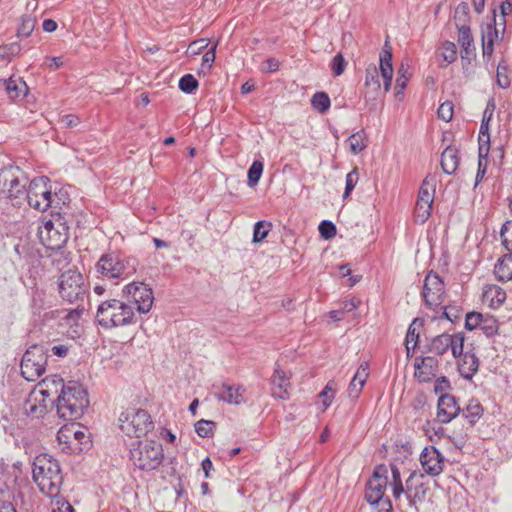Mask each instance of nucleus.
<instances>
[{
    "label": "nucleus",
    "mask_w": 512,
    "mask_h": 512,
    "mask_svg": "<svg viewBox=\"0 0 512 512\" xmlns=\"http://www.w3.org/2000/svg\"><path fill=\"white\" fill-rule=\"evenodd\" d=\"M44 384L49 387L51 383L56 389L61 387L60 394L56 399L57 415L67 421L79 419L89 405L87 391L77 382L64 383L57 375L44 379Z\"/></svg>",
    "instance_id": "nucleus-1"
},
{
    "label": "nucleus",
    "mask_w": 512,
    "mask_h": 512,
    "mask_svg": "<svg viewBox=\"0 0 512 512\" xmlns=\"http://www.w3.org/2000/svg\"><path fill=\"white\" fill-rule=\"evenodd\" d=\"M32 478L43 494L51 498L59 496L63 475L59 462L51 455L43 453L35 457Z\"/></svg>",
    "instance_id": "nucleus-2"
},
{
    "label": "nucleus",
    "mask_w": 512,
    "mask_h": 512,
    "mask_svg": "<svg viewBox=\"0 0 512 512\" xmlns=\"http://www.w3.org/2000/svg\"><path fill=\"white\" fill-rule=\"evenodd\" d=\"M138 261L133 257H126L122 254L109 251L100 256L95 264V272L103 278L127 279L136 273Z\"/></svg>",
    "instance_id": "nucleus-3"
},
{
    "label": "nucleus",
    "mask_w": 512,
    "mask_h": 512,
    "mask_svg": "<svg viewBox=\"0 0 512 512\" xmlns=\"http://www.w3.org/2000/svg\"><path fill=\"white\" fill-rule=\"evenodd\" d=\"M96 321L105 329L133 324L134 307L118 299L103 301L97 308Z\"/></svg>",
    "instance_id": "nucleus-4"
},
{
    "label": "nucleus",
    "mask_w": 512,
    "mask_h": 512,
    "mask_svg": "<svg viewBox=\"0 0 512 512\" xmlns=\"http://www.w3.org/2000/svg\"><path fill=\"white\" fill-rule=\"evenodd\" d=\"M120 430L129 437L140 438L154 428L149 413L141 408L129 407L118 418Z\"/></svg>",
    "instance_id": "nucleus-5"
},
{
    "label": "nucleus",
    "mask_w": 512,
    "mask_h": 512,
    "mask_svg": "<svg viewBox=\"0 0 512 512\" xmlns=\"http://www.w3.org/2000/svg\"><path fill=\"white\" fill-rule=\"evenodd\" d=\"M130 456L134 465L140 470L151 471L161 465L164 453L161 444L138 441L131 448Z\"/></svg>",
    "instance_id": "nucleus-6"
},
{
    "label": "nucleus",
    "mask_w": 512,
    "mask_h": 512,
    "mask_svg": "<svg viewBox=\"0 0 512 512\" xmlns=\"http://www.w3.org/2000/svg\"><path fill=\"white\" fill-rule=\"evenodd\" d=\"M27 179L18 167H4L0 171V189L7 193L13 205H20L27 198Z\"/></svg>",
    "instance_id": "nucleus-7"
},
{
    "label": "nucleus",
    "mask_w": 512,
    "mask_h": 512,
    "mask_svg": "<svg viewBox=\"0 0 512 512\" xmlns=\"http://www.w3.org/2000/svg\"><path fill=\"white\" fill-rule=\"evenodd\" d=\"M47 350L41 345H32L24 353L21 361V374L28 381L41 377L47 365Z\"/></svg>",
    "instance_id": "nucleus-8"
},
{
    "label": "nucleus",
    "mask_w": 512,
    "mask_h": 512,
    "mask_svg": "<svg viewBox=\"0 0 512 512\" xmlns=\"http://www.w3.org/2000/svg\"><path fill=\"white\" fill-rule=\"evenodd\" d=\"M58 289L61 298L69 303L83 301L86 294L84 278L75 270H68L60 275Z\"/></svg>",
    "instance_id": "nucleus-9"
},
{
    "label": "nucleus",
    "mask_w": 512,
    "mask_h": 512,
    "mask_svg": "<svg viewBox=\"0 0 512 512\" xmlns=\"http://www.w3.org/2000/svg\"><path fill=\"white\" fill-rule=\"evenodd\" d=\"M28 204L38 211H46L52 206L53 194L50 179L46 176L36 177L29 183L27 189Z\"/></svg>",
    "instance_id": "nucleus-10"
},
{
    "label": "nucleus",
    "mask_w": 512,
    "mask_h": 512,
    "mask_svg": "<svg viewBox=\"0 0 512 512\" xmlns=\"http://www.w3.org/2000/svg\"><path fill=\"white\" fill-rule=\"evenodd\" d=\"M387 470L383 465L374 469L373 475L366 483L365 500L371 506L385 507V502L390 500L385 497V491L388 483Z\"/></svg>",
    "instance_id": "nucleus-11"
},
{
    "label": "nucleus",
    "mask_w": 512,
    "mask_h": 512,
    "mask_svg": "<svg viewBox=\"0 0 512 512\" xmlns=\"http://www.w3.org/2000/svg\"><path fill=\"white\" fill-rule=\"evenodd\" d=\"M38 236L44 246L51 250L61 249L69 239L68 227L58 221H45L38 228Z\"/></svg>",
    "instance_id": "nucleus-12"
},
{
    "label": "nucleus",
    "mask_w": 512,
    "mask_h": 512,
    "mask_svg": "<svg viewBox=\"0 0 512 512\" xmlns=\"http://www.w3.org/2000/svg\"><path fill=\"white\" fill-rule=\"evenodd\" d=\"M128 301L133 302L139 313H148L153 305L154 296L152 289L143 282H132L123 288Z\"/></svg>",
    "instance_id": "nucleus-13"
},
{
    "label": "nucleus",
    "mask_w": 512,
    "mask_h": 512,
    "mask_svg": "<svg viewBox=\"0 0 512 512\" xmlns=\"http://www.w3.org/2000/svg\"><path fill=\"white\" fill-rule=\"evenodd\" d=\"M465 336L463 333L458 332L450 335L443 333L434 337L429 345V351L436 355H444L449 349L455 358L462 355Z\"/></svg>",
    "instance_id": "nucleus-14"
},
{
    "label": "nucleus",
    "mask_w": 512,
    "mask_h": 512,
    "mask_svg": "<svg viewBox=\"0 0 512 512\" xmlns=\"http://www.w3.org/2000/svg\"><path fill=\"white\" fill-rule=\"evenodd\" d=\"M422 295L425 304L430 308L437 307L443 303L445 285L437 273L430 271L426 275Z\"/></svg>",
    "instance_id": "nucleus-15"
},
{
    "label": "nucleus",
    "mask_w": 512,
    "mask_h": 512,
    "mask_svg": "<svg viewBox=\"0 0 512 512\" xmlns=\"http://www.w3.org/2000/svg\"><path fill=\"white\" fill-rule=\"evenodd\" d=\"M419 461L427 475L436 477L443 472L446 459L436 447L426 446L420 454Z\"/></svg>",
    "instance_id": "nucleus-16"
},
{
    "label": "nucleus",
    "mask_w": 512,
    "mask_h": 512,
    "mask_svg": "<svg viewBox=\"0 0 512 512\" xmlns=\"http://www.w3.org/2000/svg\"><path fill=\"white\" fill-rule=\"evenodd\" d=\"M423 477V474L413 471L406 480V498L410 506H416L426 498L428 488L422 481Z\"/></svg>",
    "instance_id": "nucleus-17"
},
{
    "label": "nucleus",
    "mask_w": 512,
    "mask_h": 512,
    "mask_svg": "<svg viewBox=\"0 0 512 512\" xmlns=\"http://www.w3.org/2000/svg\"><path fill=\"white\" fill-rule=\"evenodd\" d=\"M460 412V407L454 396L450 394H442L438 399L437 417L443 423H449Z\"/></svg>",
    "instance_id": "nucleus-18"
},
{
    "label": "nucleus",
    "mask_w": 512,
    "mask_h": 512,
    "mask_svg": "<svg viewBox=\"0 0 512 512\" xmlns=\"http://www.w3.org/2000/svg\"><path fill=\"white\" fill-rule=\"evenodd\" d=\"M50 396L49 390L41 389L33 391L29 394L24 403V410L28 415L35 417L42 416L47 409L46 399Z\"/></svg>",
    "instance_id": "nucleus-19"
},
{
    "label": "nucleus",
    "mask_w": 512,
    "mask_h": 512,
    "mask_svg": "<svg viewBox=\"0 0 512 512\" xmlns=\"http://www.w3.org/2000/svg\"><path fill=\"white\" fill-rule=\"evenodd\" d=\"M414 376L420 382H429L437 372L438 360L434 357H417L414 361Z\"/></svg>",
    "instance_id": "nucleus-20"
},
{
    "label": "nucleus",
    "mask_w": 512,
    "mask_h": 512,
    "mask_svg": "<svg viewBox=\"0 0 512 512\" xmlns=\"http://www.w3.org/2000/svg\"><path fill=\"white\" fill-rule=\"evenodd\" d=\"M245 389L241 385L223 383L219 392L216 393L218 400L228 404L239 405L244 402Z\"/></svg>",
    "instance_id": "nucleus-21"
},
{
    "label": "nucleus",
    "mask_w": 512,
    "mask_h": 512,
    "mask_svg": "<svg viewBox=\"0 0 512 512\" xmlns=\"http://www.w3.org/2000/svg\"><path fill=\"white\" fill-rule=\"evenodd\" d=\"M271 384L274 386V390L272 392L273 396L286 400L289 398L288 388L290 387V381L287 374L280 368L279 365H276L274 369L273 376L271 378Z\"/></svg>",
    "instance_id": "nucleus-22"
},
{
    "label": "nucleus",
    "mask_w": 512,
    "mask_h": 512,
    "mask_svg": "<svg viewBox=\"0 0 512 512\" xmlns=\"http://www.w3.org/2000/svg\"><path fill=\"white\" fill-rule=\"evenodd\" d=\"M369 376V364L367 362H363L357 369L356 373L354 374L349 387H348V394L349 397L352 399H356L359 397L362 388L364 384L367 381V378Z\"/></svg>",
    "instance_id": "nucleus-23"
},
{
    "label": "nucleus",
    "mask_w": 512,
    "mask_h": 512,
    "mask_svg": "<svg viewBox=\"0 0 512 512\" xmlns=\"http://www.w3.org/2000/svg\"><path fill=\"white\" fill-rule=\"evenodd\" d=\"M364 86L366 89L365 97L375 99L381 92V85L379 80V72L375 65H369L365 71V82Z\"/></svg>",
    "instance_id": "nucleus-24"
},
{
    "label": "nucleus",
    "mask_w": 512,
    "mask_h": 512,
    "mask_svg": "<svg viewBox=\"0 0 512 512\" xmlns=\"http://www.w3.org/2000/svg\"><path fill=\"white\" fill-rule=\"evenodd\" d=\"M482 300L490 308H499L506 300V292L498 285H486L483 289Z\"/></svg>",
    "instance_id": "nucleus-25"
},
{
    "label": "nucleus",
    "mask_w": 512,
    "mask_h": 512,
    "mask_svg": "<svg viewBox=\"0 0 512 512\" xmlns=\"http://www.w3.org/2000/svg\"><path fill=\"white\" fill-rule=\"evenodd\" d=\"M460 357L459 372L463 378L470 380L478 371L479 359L474 353L469 351L462 352Z\"/></svg>",
    "instance_id": "nucleus-26"
},
{
    "label": "nucleus",
    "mask_w": 512,
    "mask_h": 512,
    "mask_svg": "<svg viewBox=\"0 0 512 512\" xmlns=\"http://www.w3.org/2000/svg\"><path fill=\"white\" fill-rule=\"evenodd\" d=\"M380 72L383 78V86L385 92H388L392 83L393 67L392 53L389 49H383L380 55Z\"/></svg>",
    "instance_id": "nucleus-27"
},
{
    "label": "nucleus",
    "mask_w": 512,
    "mask_h": 512,
    "mask_svg": "<svg viewBox=\"0 0 512 512\" xmlns=\"http://www.w3.org/2000/svg\"><path fill=\"white\" fill-rule=\"evenodd\" d=\"M460 158L458 149L453 146H448L441 155V167L444 173L451 175L459 166Z\"/></svg>",
    "instance_id": "nucleus-28"
},
{
    "label": "nucleus",
    "mask_w": 512,
    "mask_h": 512,
    "mask_svg": "<svg viewBox=\"0 0 512 512\" xmlns=\"http://www.w3.org/2000/svg\"><path fill=\"white\" fill-rule=\"evenodd\" d=\"M458 43L461 46V57L469 58L474 51L473 36L469 26L462 25L458 28Z\"/></svg>",
    "instance_id": "nucleus-29"
},
{
    "label": "nucleus",
    "mask_w": 512,
    "mask_h": 512,
    "mask_svg": "<svg viewBox=\"0 0 512 512\" xmlns=\"http://www.w3.org/2000/svg\"><path fill=\"white\" fill-rule=\"evenodd\" d=\"M1 85L12 100L25 96L28 90L26 83L20 78L3 80Z\"/></svg>",
    "instance_id": "nucleus-30"
},
{
    "label": "nucleus",
    "mask_w": 512,
    "mask_h": 512,
    "mask_svg": "<svg viewBox=\"0 0 512 512\" xmlns=\"http://www.w3.org/2000/svg\"><path fill=\"white\" fill-rule=\"evenodd\" d=\"M494 274L500 281L512 279V255L508 254L498 260L494 268Z\"/></svg>",
    "instance_id": "nucleus-31"
},
{
    "label": "nucleus",
    "mask_w": 512,
    "mask_h": 512,
    "mask_svg": "<svg viewBox=\"0 0 512 512\" xmlns=\"http://www.w3.org/2000/svg\"><path fill=\"white\" fill-rule=\"evenodd\" d=\"M439 57L441 59L439 66L441 68L447 67L449 64L457 60V47L451 41H445L439 48Z\"/></svg>",
    "instance_id": "nucleus-32"
},
{
    "label": "nucleus",
    "mask_w": 512,
    "mask_h": 512,
    "mask_svg": "<svg viewBox=\"0 0 512 512\" xmlns=\"http://www.w3.org/2000/svg\"><path fill=\"white\" fill-rule=\"evenodd\" d=\"M436 180L432 176H426L420 186L417 200L433 203L435 194Z\"/></svg>",
    "instance_id": "nucleus-33"
},
{
    "label": "nucleus",
    "mask_w": 512,
    "mask_h": 512,
    "mask_svg": "<svg viewBox=\"0 0 512 512\" xmlns=\"http://www.w3.org/2000/svg\"><path fill=\"white\" fill-rule=\"evenodd\" d=\"M482 414L483 408L479 401L475 399L470 400L463 410V416L471 425H474L481 418Z\"/></svg>",
    "instance_id": "nucleus-34"
},
{
    "label": "nucleus",
    "mask_w": 512,
    "mask_h": 512,
    "mask_svg": "<svg viewBox=\"0 0 512 512\" xmlns=\"http://www.w3.org/2000/svg\"><path fill=\"white\" fill-rule=\"evenodd\" d=\"M350 151L357 155L361 151H363L367 146L366 136L364 131H359L357 133L352 134L348 139Z\"/></svg>",
    "instance_id": "nucleus-35"
},
{
    "label": "nucleus",
    "mask_w": 512,
    "mask_h": 512,
    "mask_svg": "<svg viewBox=\"0 0 512 512\" xmlns=\"http://www.w3.org/2000/svg\"><path fill=\"white\" fill-rule=\"evenodd\" d=\"M416 325L421 326V322H419L418 319H414L413 322L410 324L406 339H405V346L407 349V354H409L411 349H415L418 343L419 338V332L417 331Z\"/></svg>",
    "instance_id": "nucleus-36"
},
{
    "label": "nucleus",
    "mask_w": 512,
    "mask_h": 512,
    "mask_svg": "<svg viewBox=\"0 0 512 512\" xmlns=\"http://www.w3.org/2000/svg\"><path fill=\"white\" fill-rule=\"evenodd\" d=\"M487 157L488 155L486 147L478 148V169L475 177V186H477L482 181L486 174L488 166Z\"/></svg>",
    "instance_id": "nucleus-37"
},
{
    "label": "nucleus",
    "mask_w": 512,
    "mask_h": 512,
    "mask_svg": "<svg viewBox=\"0 0 512 512\" xmlns=\"http://www.w3.org/2000/svg\"><path fill=\"white\" fill-rule=\"evenodd\" d=\"M432 205L433 203L417 200L414 210V216L417 222L423 224L429 219Z\"/></svg>",
    "instance_id": "nucleus-38"
},
{
    "label": "nucleus",
    "mask_w": 512,
    "mask_h": 512,
    "mask_svg": "<svg viewBox=\"0 0 512 512\" xmlns=\"http://www.w3.org/2000/svg\"><path fill=\"white\" fill-rule=\"evenodd\" d=\"M330 98L325 92H317L311 99V105L320 113L326 112L330 107Z\"/></svg>",
    "instance_id": "nucleus-39"
},
{
    "label": "nucleus",
    "mask_w": 512,
    "mask_h": 512,
    "mask_svg": "<svg viewBox=\"0 0 512 512\" xmlns=\"http://www.w3.org/2000/svg\"><path fill=\"white\" fill-rule=\"evenodd\" d=\"M264 165L261 161L255 160L252 165L248 169V185L250 187H254L260 180V177L263 172Z\"/></svg>",
    "instance_id": "nucleus-40"
},
{
    "label": "nucleus",
    "mask_w": 512,
    "mask_h": 512,
    "mask_svg": "<svg viewBox=\"0 0 512 512\" xmlns=\"http://www.w3.org/2000/svg\"><path fill=\"white\" fill-rule=\"evenodd\" d=\"M271 228L272 224L270 222L263 220L257 221L254 225L253 242L259 243L264 240Z\"/></svg>",
    "instance_id": "nucleus-41"
},
{
    "label": "nucleus",
    "mask_w": 512,
    "mask_h": 512,
    "mask_svg": "<svg viewBox=\"0 0 512 512\" xmlns=\"http://www.w3.org/2000/svg\"><path fill=\"white\" fill-rule=\"evenodd\" d=\"M497 85L506 89L510 86V78L508 76V65L505 61L499 62L496 74Z\"/></svg>",
    "instance_id": "nucleus-42"
},
{
    "label": "nucleus",
    "mask_w": 512,
    "mask_h": 512,
    "mask_svg": "<svg viewBox=\"0 0 512 512\" xmlns=\"http://www.w3.org/2000/svg\"><path fill=\"white\" fill-rule=\"evenodd\" d=\"M216 423L211 420L201 419L195 423V431L200 437H208L213 434Z\"/></svg>",
    "instance_id": "nucleus-43"
},
{
    "label": "nucleus",
    "mask_w": 512,
    "mask_h": 512,
    "mask_svg": "<svg viewBox=\"0 0 512 512\" xmlns=\"http://www.w3.org/2000/svg\"><path fill=\"white\" fill-rule=\"evenodd\" d=\"M36 20L30 15H25L21 18V23L17 30L18 36H29L35 28Z\"/></svg>",
    "instance_id": "nucleus-44"
},
{
    "label": "nucleus",
    "mask_w": 512,
    "mask_h": 512,
    "mask_svg": "<svg viewBox=\"0 0 512 512\" xmlns=\"http://www.w3.org/2000/svg\"><path fill=\"white\" fill-rule=\"evenodd\" d=\"M198 87V81L192 74H186L179 80V88L182 92L192 94Z\"/></svg>",
    "instance_id": "nucleus-45"
},
{
    "label": "nucleus",
    "mask_w": 512,
    "mask_h": 512,
    "mask_svg": "<svg viewBox=\"0 0 512 512\" xmlns=\"http://www.w3.org/2000/svg\"><path fill=\"white\" fill-rule=\"evenodd\" d=\"M479 329L487 336H493L498 331V322L493 316H484Z\"/></svg>",
    "instance_id": "nucleus-46"
},
{
    "label": "nucleus",
    "mask_w": 512,
    "mask_h": 512,
    "mask_svg": "<svg viewBox=\"0 0 512 512\" xmlns=\"http://www.w3.org/2000/svg\"><path fill=\"white\" fill-rule=\"evenodd\" d=\"M358 180H359V174H358L357 169H353L351 172H349L346 175L343 199H347L350 196V194L353 191V189L355 188Z\"/></svg>",
    "instance_id": "nucleus-47"
},
{
    "label": "nucleus",
    "mask_w": 512,
    "mask_h": 512,
    "mask_svg": "<svg viewBox=\"0 0 512 512\" xmlns=\"http://www.w3.org/2000/svg\"><path fill=\"white\" fill-rule=\"evenodd\" d=\"M484 315L478 312H469L466 314L465 328L467 330L479 329Z\"/></svg>",
    "instance_id": "nucleus-48"
},
{
    "label": "nucleus",
    "mask_w": 512,
    "mask_h": 512,
    "mask_svg": "<svg viewBox=\"0 0 512 512\" xmlns=\"http://www.w3.org/2000/svg\"><path fill=\"white\" fill-rule=\"evenodd\" d=\"M454 105L451 101H445L440 104L437 114L445 122H449L453 117Z\"/></svg>",
    "instance_id": "nucleus-49"
},
{
    "label": "nucleus",
    "mask_w": 512,
    "mask_h": 512,
    "mask_svg": "<svg viewBox=\"0 0 512 512\" xmlns=\"http://www.w3.org/2000/svg\"><path fill=\"white\" fill-rule=\"evenodd\" d=\"M319 233L324 239H331L336 235V226L329 220H323L319 224Z\"/></svg>",
    "instance_id": "nucleus-50"
},
{
    "label": "nucleus",
    "mask_w": 512,
    "mask_h": 512,
    "mask_svg": "<svg viewBox=\"0 0 512 512\" xmlns=\"http://www.w3.org/2000/svg\"><path fill=\"white\" fill-rule=\"evenodd\" d=\"M346 66H347V62L341 53L336 54L334 56V58L332 59L331 69L335 76H340L341 74H343Z\"/></svg>",
    "instance_id": "nucleus-51"
},
{
    "label": "nucleus",
    "mask_w": 512,
    "mask_h": 512,
    "mask_svg": "<svg viewBox=\"0 0 512 512\" xmlns=\"http://www.w3.org/2000/svg\"><path fill=\"white\" fill-rule=\"evenodd\" d=\"M501 238L507 250H512V222H507L501 229Z\"/></svg>",
    "instance_id": "nucleus-52"
},
{
    "label": "nucleus",
    "mask_w": 512,
    "mask_h": 512,
    "mask_svg": "<svg viewBox=\"0 0 512 512\" xmlns=\"http://www.w3.org/2000/svg\"><path fill=\"white\" fill-rule=\"evenodd\" d=\"M209 45V41L207 39H199V40H196V41H193L189 47H188V50L187 52L190 54V55H198L200 54L203 50H205Z\"/></svg>",
    "instance_id": "nucleus-53"
},
{
    "label": "nucleus",
    "mask_w": 512,
    "mask_h": 512,
    "mask_svg": "<svg viewBox=\"0 0 512 512\" xmlns=\"http://www.w3.org/2000/svg\"><path fill=\"white\" fill-rule=\"evenodd\" d=\"M488 130L489 129L485 123L481 124L480 131H479V137H478L479 148L486 147L487 155L489 154V150H490V145H489L490 144V135H489Z\"/></svg>",
    "instance_id": "nucleus-54"
},
{
    "label": "nucleus",
    "mask_w": 512,
    "mask_h": 512,
    "mask_svg": "<svg viewBox=\"0 0 512 512\" xmlns=\"http://www.w3.org/2000/svg\"><path fill=\"white\" fill-rule=\"evenodd\" d=\"M319 397L322 399V403H323V406L325 409L331 405L333 397H334L331 382L327 383L325 388L319 394Z\"/></svg>",
    "instance_id": "nucleus-55"
},
{
    "label": "nucleus",
    "mask_w": 512,
    "mask_h": 512,
    "mask_svg": "<svg viewBox=\"0 0 512 512\" xmlns=\"http://www.w3.org/2000/svg\"><path fill=\"white\" fill-rule=\"evenodd\" d=\"M74 424L71 426L62 427L57 433V440L59 443L69 444L72 440Z\"/></svg>",
    "instance_id": "nucleus-56"
},
{
    "label": "nucleus",
    "mask_w": 512,
    "mask_h": 512,
    "mask_svg": "<svg viewBox=\"0 0 512 512\" xmlns=\"http://www.w3.org/2000/svg\"><path fill=\"white\" fill-rule=\"evenodd\" d=\"M216 48L217 44H214L205 52L202 57V68H207L209 70L212 67L213 62L215 61Z\"/></svg>",
    "instance_id": "nucleus-57"
},
{
    "label": "nucleus",
    "mask_w": 512,
    "mask_h": 512,
    "mask_svg": "<svg viewBox=\"0 0 512 512\" xmlns=\"http://www.w3.org/2000/svg\"><path fill=\"white\" fill-rule=\"evenodd\" d=\"M443 316L452 323L457 322L461 317V311L456 306L444 307Z\"/></svg>",
    "instance_id": "nucleus-58"
},
{
    "label": "nucleus",
    "mask_w": 512,
    "mask_h": 512,
    "mask_svg": "<svg viewBox=\"0 0 512 512\" xmlns=\"http://www.w3.org/2000/svg\"><path fill=\"white\" fill-rule=\"evenodd\" d=\"M55 505L57 507L53 508L52 512H75L72 505L65 498L56 497Z\"/></svg>",
    "instance_id": "nucleus-59"
},
{
    "label": "nucleus",
    "mask_w": 512,
    "mask_h": 512,
    "mask_svg": "<svg viewBox=\"0 0 512 512\" xmlns=\"http://www.w3.org/2000/svg\"><path fill=\"white\" fill-rule=\"evenodd\" d=\"M59 122L63 125L65 128H74L79 125L80 119L77 115L74 114H67L63 115Z\"/></svg>",
    "instance_id": "nucleus-60"
},
{
    "label": "nucleus",
    "mask_w": 512,
    "mask_h": 512,
    "mask_svg": "<svg viewBox=\"0 0 512 512\" xmlns=\"http://www.w3.org/2000/svg\"><path fill=\"white\" fill-rule=\"evenodd\" d=\"M451 387L450 385V381L447 379V377L445 376H442V377H439L436 381H435V385H434V391L435 393H443L447 390H449Z\"/></svg>",
    "instance_id": "nucleus-61"
},
{
    "label": "nucleus",
    "mask_w": 512,
    "mask_h": 512,
    "mask_svg": "<svg viewBox=\"0 0 512 512\" xmlns=\"http://www.w3.org/2000/svg\"><path fill=\"white\" fill-rule=\"evenodd\" d=\"M495 110V103L494 100H489L487 103V106L483 113V118L481 124H486V126L489 128V121L492 118L493 112Z\"/></svg>",
    "instance_id": "nucleus-62"
},
{
    "label": "nucleus",
    "mask_w": 512,
    "mask_h": 512,
    "mask_svg": "<svg viewBox=\"0 0 512 512\" xmlns=\"http://www.w3.org/2000/svg\"><path fill=\"white\" fill-rule=\"evenodd\" d=\"M82 311H83V308L82 309H79V307H77L76 309H73V310H70L66 316L64 317V319L67 321V323L69 325H77V321L79 320L81 314H82Z\"/></svg>",
    "instance_id": "nucleus-63"
},
{
    "label": "nucleus",
    "mask_w": 512,
    "mask_h": 512,
    "mask_svg": "<svg viewBox=\"0 0 512 512\" xmlns=\"http://www.w3.org/2000/svg\"><path fill=\"white\" fill-rule=\"evenodd\" d=\"M280 62L275 58H268L262 67L263 72H275L279 69Z\"/></svg>",
    "instance_id": "nucleus-64"
}]
</instances>
